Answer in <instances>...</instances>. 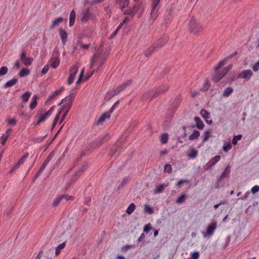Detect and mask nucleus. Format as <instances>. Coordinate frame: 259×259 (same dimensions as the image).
<instances>
[{
	"label": "nucleus",
	"mask_w": 259,
	"mask_h": 259,
	"mask_svg": "<svg viewBox=\"0 0 259 259\" xmlns=\"http://www.w3.org/2000/svg\"><path fill=\"white\" fill-rule=\"evenodd\" d=\"M49 115L50 114H43V115L39 117L37 122L33 123L34 125L35 126L39 125L41 122L45 121L46 119L47 116Z\"/></svg>",
	"instance_id": "obj_38"
},
{
	"label": "nucleus",
	"mask_w": 259,
	"mask_h": 259,
	"mask_svg": "<svg viewBox=\"0 0 259 259\" xmlns=\"http://www.w3.org/2000/svg\"><path fill=\"white\" fill-rule=\"evenodd\" d=\"M194 120L196 122V127L199 130L202 129L204 127V124L202 120L198 117H195Z\"/></svg>",
	"instance_id": "obj_26"
},
{
	"label": "nucleus",
	"mask_w": 259,
	"mask_h": 259,
	"mask_svg": "<svg viewBox=\"0 0 259 259\" xmlns=\"http://www.w3.org/2000/svg\"><path fill=\"white\" fill-rule=\"evenodd\" d=\"M64 88L63 87H62L60 89L56 90L53 93V94L50 95L49 99L50 100H52L56 97L59 96L64 90Z\"/></svg>",
	"instance_id": "obj_20"
},
{
	"label": "nucleus",
	"mask_w": 259,
	"mask_h": 259,
	"mask_svg": "<svg viewBox=\"0 0 259 259\" xmlns=\"http://www.w3.org/2000/svg\"><path fill=\"white\" fill-rule=\"evenodd\" d=\"M76 18V13L74 10H72L70 14L69 18V26H72L73 25L75 22Z\"/></svg>",
	"instance_id": "obj_24"
},
{
	"label": "nucleus",
	"mask_w": 259,
	"mask_h": 259,
	"mask_svg": "<svg viewBox=\"0 0 259 259\" xmlns=\"http://www.w3.org/2000/svg\"><path fill=\"white\" fill-rule=\"evenodd\" d=\"M12 130L11 128H9L5 132V133L1 137V139L2 140V144L3 145H5L6 144V141L8 139V138L10 136V133L11 132Z\"/></svg>",
	"instance_id": "obj_17"
},
{
	"label": "nucleus",
	"mask_w": 259,
	"mask_h": 259,
	"mask_svg": "<svg viewBox=\"0 0 259 259\" xmlns=\"http://www.w3.org/2000/svg\"><path fill=\"white\" fill-rule=\"evenodd\" d=\"M186 194L185 193H183L176 200V203H182L184 201V199L186 197Z\"/></svg>",
	"instance_id": "obj_47"
},
{
	"label": "nucleus",
	"mask_w": 259,
	"mask_h": 259,
	"mask_svg": "<svg viewBox=\"0 0 259 259\" xmlns=\"http://www.w3.org/2000/svg\"><path fill=\"white\" fill-rule=\"evenodd\" d=\"M168 139V135L166 133L162 134L160 138V142L162 144H164L167 143Z\"/></svg>",
	"instance_id": "obj_40"
},
{
	"label": "nucleus",
	"mask_w": 259,
	"mask_h": 259,
	"mask_svg": "<svg viewBox=\"0 0 259 259\" xmlns=\"http://www.w3.org/2000/svg\"><path fill=\"white\" fill-rule=\"evenodd\" d=\"M230 167L229 165L226 166L221 176L218 178L217 183H221L224 179L229 177L230 173Z\"/></svg>",
	"instance_id": "obj_12"
},
{
	"label": "nucleus",
	"mask_w": 259,
	"mask_h": 259,
	"mask_svg": "<svg viewBox=\"0 0 259 259\" xmlns=\"http://www.w3.org/2000/svg\"><path fill=\"white\" fill-rule=\"evenodd\" d=\"M37 96L36 95H34L32 97V101L29 105V107L31 110L34 109L36 107L37 104Z\"/></svg>",
	"instance_id": "obj_31"
},
{
	"label": "nucleus",
	"mask_w": 259,
	"mask_h": 259,
	"mask_svg": "<svg viewBox=\"0 0 259 259\" xmlns=\"http://www.w3.org/2000/svg\"><path fill=\"white\" fill-rule=\"evenodd\" d=\"M199 256V253L198 251H195L192 254V258L193 259H198Z\"/></svg>",
	"instance_id": "obj_63"
},
{
	"label": "nucleus",
	"mask_w": 259,
	"mask_h": 259,
	"mask_svg": "<svg viewBox=\"0 0 259 259\" xmlns=\"http://www.w3.org/2000/svg\"><path fill=\"white\" fill-rule=\"evenodd\" d=\"M31 96V93L29 92H26L21 96V99L24 103L27 102Z\"/></svg>",
	"instance_id": "obj_35"
},
{
	"label": "nucleus",
	"mask_w": 259,
	"mask_h": 259,
	"mask_svg": "<svg viewBox=\"0 0 259 259\" xmlns=\"http://www.w3.org/2000/svg\"><path fill=\"white\" fill-rule=\"evenodd\" d=\"M217 228V223H211L208 225L206 232L203 233L204 237H206L207 235H212Z\"/></svg>",
	"instance_id": "obj_11"
},
{
	"label": "nucleus",
	"mask_w": 259,
	"mask_h": 259,
	"mask_svg": "<svg viewBox=\"0 0 259 259\" xmlns=\"http://www.w3.org/2000/svg\"><path fill=\"white\" fill-rule=\"evenodd\" d=\"M94 18V15L89 11H87L82 14V17L81 18V21L86 22L90 19Z\"/></svg>",
	"instance_id": "obj_14"
},
{
	"label": "nucleus",
	"mask_w": 259,
	"mask_h": 259,
	"mask_svg": "<svg viewBox=\"0 0 259 259\" xmlns=\"http://www.w3.org/2000/svg\"><path fill=\"white\" fill-rule=\"evenodd\" d=\"M63 18L61 17L57 18V19H55L52 23L51 27L54 28L59 25V24L63 22Z\"/></svg>",
	"instance_id": "obj_36"
},
{
	"label": "nucleus",
	"mask_w": 259,
	"mask_h": 259,
	"mask_svg": "<svg viewBox=\"0 0 259 259\" xmlns=\"http://www.w3.org/2000/svg\"><path fill=\"white\" fill-rule=\"evenodd\" d=\"M151 229V225L150 224H148L145 226L144 228V232L146 233H148Z\"/></svg>",
	"instance_id": "obj_56"
},
{
	"label": "nucleus",
	"mask_w": 259,
	"mask_h": 259,
	"mask_svg": "<svg viewBox=\"0 0 259 259\" xmlns=\"http://www.w3.org/2000/svg\"><path fill=\"white\" fill-rule=\"evenodd\" d=\"M6 122L8 125L14 126L17 123V120L15 118H8L6 119Z\"/></svg>",
	"instance_id": "obj_44"
},
{
	"label": "nucleus",
	"mask_w": 259,
	"mask_h": 259,
	"mask_svg": "<svg viewBox=\"0 0 259 259\" xmlns=\"http://www.w3.org/2000/svg\"><path fill=\"white\" fill-rule=\"evenodd\" d=\"M8 68L7 66H3L0 68V76L6 74L8 72Z\"/></svg>",
	"instance_id": "obj_49"
},
{
	"label": "nucleus",
	"mask_w": 259,
	"mask_h": 259,
	"mask_svg": "<svg viewBox=\"0 0 259 259\" xmlns=\"http://www.w3.org/2000/svg\"><path fill=\"white\" fill-rule=\"evenodd\" d=\"M136 6H134L133 9H130L129 10H127L126 11H124V14L130 15L133 17L136 13L137 10H136Z\"/></svg>",
	"instance_id": "obj_41"
},
{
	"label": "nucleus",
	"mask_w": 259,
	"mask_h": 259,
	"mask_svg": "<svg viewBox=\"0 0 259 259\" xmlns=\"http://www.w3.org/2000/svg\"><path fill=\"white\" fill-rule=\"evenodd\" d=\"M62 198L61 196L58 197L57 198H56L54 201H53L52 203L53 206H56L58 204H59V203L62 200Z\"/></svg>",
	"instance_id": "obj_52"
},
{
	"label": "nucleus",
	"mask_w": 259,
	"mask_h": 259,
	"mask_svg": "<svg viewBox=\"0 0 259 259\" xmlns=\"http://www.w3.org/2000/svg\"><path fill=\"white\" fill-rule=\"evenodd\" d=\"M110 117V114H102L96 122L97 125L102 124L106 119Z\"/></svg>",
	"instance_id": "obj_22"
},
{
	"label": "nucleus",
	"mask_w": 259,
	"mask_h": 259,
	"mask_svg": "<svg viewBox=\"0 0 259 259\" xmlns=\"http://www.w3.org/2000/svg\"><path fill=\"white\" fill-rule=\"evenodd\" d=\"M151 99H154L163 94L160 89H157L155 91H151Z\"/></svg>",
	"instance_id": "obj_34"
},
{
	"label": "nucleus",
	"mask_w": 259,
	"mask_h": 259,
	"mask_svg": "<svg viewBox=\"0 0 259 259\" xmlns=\"http://www.w3.org/2000/svg\"><path fill=\"white\" fill-rule=\"evenodd\" d=\"M221 156L217 155L212 158L209 161L205 164L204 168L205 170H210L212 167L220 160Z\"/></svg>",
	"instance_id": "obj_8"
},
{
	"label": "nucleus",
	"mask_w": 259,
	"mask_h": 259,
	"mask_svg": "<svg viewBox=\"0 0 259 259\" xmlns=\"http://www.w3.org/2000/svg\"><path fill=\"white\" fill-rule=\"evenodd\" d=\"M167 41L168 37L166 36H164L158 39L154 45L156 47V49H157L163 46L167 42Z\"/></svg>",
	"instance_id": "obj_13"
},
{
	"label": "nucleus",
	"mask_w": 259,
	"mask_h": 259,
	"mask_svg": "<svg viewBox=\"0 0 259 259\" xmlns=\"http://www.w3.org/2000/svg\"><path fill=\"white\" fill-rule=\"evenodd\" d=\"M144 210L145 212L149 214H152L154 212L153 208L149 205H145L144 207Z\"/></svg>",
	"instance_id": "obj_53"
},
{
	"label": "nucleus",
	"mask_w": 259,
	"mask_h": 259,
	"mask_svg": "<svg viewBox=\"0 0 259 259\" xmlns=\"http://www.w3.org/2000/svg\"><path fill=\"white\" fill-rule=\"evenodd\" d=\"M237 54V52H234L233 53L230 54V55H229L227 57H226L224 59L220 61L219 62V63H218V64L217 65V69L221 68L222 67L224 66L225 63H226V62L228 60V59L232 58V57H233L234 56H235Z\"/></svg>",
	"instance_id": "obj_15"
},
{
	"label": "nucleus",
	"mask_w": 259,
	"mask_h": 259,
	"mask_svg": "<svg viewBox=\"0 0 259 259\" xmlns=\"http://www.w3.org/2000/svg\"><path fill=\"white\" fill-rule=\"evenodd\" d=\"M142 99L143 101L152 100V99H151V91H148V92H145L142 96Z\"/></svg>",
	"instance_id": "obj_33"
},
{
	"label": "nucleus",
	"mask_w": 259,
	"mask_h": 259,
	"mask_svg": "<svg viewBox=\"0 0 259 259\" xmlns=\"http://www.w3.org/2000/svg\"><path fill=\"white\" fill-rule=\"evenodd\" d=\"M49 69V64H47L46 65H45L44 67H43V68L41 70V73L42 74H46L48 72Z\"/></svg>",
	"instance_id": "obj_61"
},
{
	"label": "nucleus",
	"mask_w": 259,
	"mask_h": 259,
	"mask_svg": "<svg viewBox=\"0 0 259 259\" xmlns=\"http://www.w3.org/2000/svg\"><path fill=\"white\" fill-rule=\"evenodd\" d=\"M200 136V132L197 130H194L192 134L189 137V140L197 139Z\"/></svg>",
	"instance_id": "obj_28"
},
{
	"label": "nucleus",
	"mask_w": 259,
	"mask_h": 259,
	"mask_svg": "<svg viewBox=\"0 0 259 259\" xmlns=\"http://www.w3.org/2000/svg\"><path fill=\"white\" fill-rule=\"evenodd\" d=\"M110 139V136L108 134H106L103 137H99L96 142L99 144V145L102 144L105 141H108Z\"/></svg>",
	"instance_id": "obj_19"
},
{
	"label": "nucleus",
	"mask_w": 259,
	"mask_h": 259,
	"mask_svg": "<svg viewBox=\"0 0 259 259\" xmlns=\"http://www.w3.org/2000/svg\"><path fill=\"white\" fill-rule=\"evenodd\" d=\"M119 103V101H117L113 104L109 110V113H112L114 111L115 109L118 106Z\"/></svg>",
	"instance_id": "obj_60"
},
{
	"label": "nucleus",
	"mask_w": 259,
	"mask_h": 259,
	"mask_svg": "<svg viewBox=\"0 0 259 259\" xmlns=\"http://www.w3.org/2000/svg\"><path fill=\"white\" fill-rule=\"evenodd\" d=\"M217 68V65L215 67V74L212 77V80L214 82H219L232 68V65L230 64L227 67L223 68L221 71H219L220 68Z\"/></svg>",
	"instance_id": "obj_4"
},
{
	"label": "nucleus",
	"mask_w": 259,
	"mask_h": 259,
	"mask_svg": "<svg viewBox=\"0 0 259 259\" xmlns=\"http://www.w3.org/2000/svg\"><path fill=\"white\" fill-rule=\"evenodd\" d=\"M20 59L23 63L26 66L30 65L33 60L32 57H27L25 51L23 50H22L21 51Z\"/></svg>",
	"instance_id": "obj_9"
},
{
	"label": "nucleus",
	"mask_w": 259,
	"mask_h": 259,
	"mask_svg": "<svg viewBox=\"0 0 259 259\" xmlns=\"http://www.w3.org/2000/svg\"><path fill=\"white\" fill-rule=\"evenodd\" d=\"M78 174L75 172L74 175L71 177V181L69 182L70 184L74 183L78 179L79 177H78Z\"/></svg>",
	"instance_id": "obj_51"
},
{
	"label": "nucleus",
	"mask_w": 259,
	"mask_h": 259,
	"mask_svg": "<svg viewBox=\"0 0 259 259\" xmlns=\"http://www.w3.org/2000/svg\"><path fill=\"white\" fill-rule=\"evenodd\" d=\"M233 91V89L232 87H227L225 89L223 93V96L228 97L232 93Z\"/></svg>",
	"instance_id": "obj_30"
},
{
	"label": "nucleus",
	"mask_w": 259,
	"mask_h": 259,
	"mask_svg": "<svg viewBox=\"0 0 259 259\" xmlns=\"http://www.w3.org/2000/svg\"><path fill=\"white\" fill-rule=\"evenodd\" d=\"M232 147V146L230 143L227 144V145H225L223 147V149L225 152H228L229 150H230Z\"/></svg>",
	"instance_id": "obj_58"
},
{
	"label": "nucleus",
	"mask_w": 259,
	"mask_h": 259,
	"mask_svg": "<svg viewBox=\"0 0 259 259\" xmlns=\"http://www.w3.org/2000/svg\"><path fill=\"white\" fill-rule=\"evenodd\" d=\"M197 154V151L195 149H193L191 150L190 153L189 154L188 156L189 157L193 158H195Z\"/></svg>",
	"instance_id": "obj_59"
},
{
	"label": "nucleus",
	"mask_w": 259,
	"mask_h": 259,
	"mask_svg": "<svg viewBox=\"0 0 259 259\" xmlns=\"http://www.w3.org/2000/svg\"><path fill=\"white\" fill-rule=\"evenodd\" d=\"M242 135H238L237 136H235L232 140V144L234 145H236L237 143V141L240 140L242 138Z\"/></svg>",
	"instance_id": "obj_48"
},
{
	"label": "nucleus",
	"mask_w": 259,
	"mask_h": 259,
	"mask_svg": "<svg viewBox=\"0 0 259 259\" xmlns=\"http://www.w3.org/2000/svg\"><path fill=\"white\" fill-rule=\"evenodd\" d=\"M211 136V132L210 130L206 131L203 134V138L202 139V142L204 143L208 140Z\"/></svg>",
	"instance_id": "obj_37"
},
{
	"label": "nucleus",
	"mask_w": 259,
	"mask_h": 259,
	"mask_svg": "<svg viewBox=\"0 0 259 259\" xmlns=\"http://www.w3.org/2000/svg\"><path fill=\"white\" fill-rule=\"evenodd\" d=\"M88 166L87 162L85 164L82 165L78 169V171H76L78 174V177H80L82 173L84 171L86 168Z\"/></svg>",
	"instance_id": "obj_45"
},
{
	"label": "nucleus",
	"mask_w": 259,
	"mask_h": 259,
	"mask_svg": "<svg viewBox=\"0 0 259 259\" xmlns=\"http://www.w3.org/2000/svg\"><path fill=\"white\" fill-rule=\"evenodd\" d=\"M118 3L121 9H123L128 5L129 0H118Z\"/></svg>",
	"instance_id": "obj_32"
},
{
	"label": "nucleus",
	"mask_w": 259,
	"mask_h": 259,
	"mask_svg": "<svg viewBox=\"0 0 259 259\" xmlns=\"http://www.w3.org/2000/svg\"><path fill=\"white\" fill-rule=\"evenodd\" d=\"M253 75V72L250 69L242 70L239 74L238 78L249 80Z\"/></svg>",
	"instance_id": "obj_10"
},
{
	"label": "nucleus",
	"mask_w": 259,
	"mask_h": 259,
	"mask_svg": "<svg viewBox=\"0 0 259 259\" xmlns=\"http://www.w3.org/2000/svg\"><path fill=\"white\" fill-rule=\"evenodd\" d=\"M60 60L58 57H55L52 58L49 62V66L53 68H57L60 65Z\"/></svg>",
	"instance_id": "obj_16"
},
{
	"label": "nucleus",
	"mask_w": 259,
	"mask_h": 259,
	"mask_svg": "<svg viewBox=\"0 0 259 259\" xmlns=\"http://www.w3.org/2000/svg\"><path fill=\"white\" fill-rule=\"evenodd\" d=\"M136 208V205L134 203H131L129 205L127 208L126 210V212L128 214H131L133 213V212L134 211V210Z\"/></svg>",
	"instance_id": "obj_42"
},
{
	"label": "nucleus",
	"mask_w": 259,
	"mask_h": 259,
	"mask_svg": "<svg viewBox=\"0 0 259 259\" xmlns=\"http://www.w3.org/2000/svg\"><path fill=\"white\" fill-rule=\"evenodd\" d=\"M132 83V80H129L125 82L122 83L116 88L113 89L110 91L108 92L105 95V99L109 100L115 96L119 94L121 91H124Z\"/></svg>",
	"instance_id": "obj_2"
},
{
	"label": "nucleus",
	"mask_w": 259,
	"mask_h": 259,
	"mask_svg": "<svg viewBox=\"0 0 259 259\" xmlns=\"http://www.w3.org/2000/svg\"><path fill=\"white\" fill-rule=\"evenodd\" d=\"M106 58L101 54H95L92 57L91 63V68H93L95 66H98V68L101 67L105 62Z\"/></svg>",
	"instance_id": "obj_5"
},
{
	"label": "nucleus",
	"mask_w": 259,
	"mask_h": 259,
	"mask_svg": "<svg viewBox=\"0 0 259 259\" xmlns=\"http://www.w3.org/2000/svg\"><path fill=\"white\" fill-rule=\"evenodd\" d=\"M65 242H63L60 244L56 248V254L58 255L60 253V250L65 246Z\"/></svg>",
	"instance_id": "obj_46"
},
{
	"label": "nucleus",
	"mask_w": 259,
	"mask_h": 259,
	"mask_svg": "<svg viewBox=\"0 0 259 259\" xmlns=\"http://www.w3.org/2000/svg\"><path fill=\"white\" fill-rule=\"evenodd\" d=\"M127 18H126L122 22H121L117 27L116 28V30L113 32V33L110 35V38L112 39L117 34L119 30L122 27V26L127 22Z\"/></svg>",
	"instance_id": "obj_18"
},
{
	"label": "nucleus",
	"mask_w": 259,
	"mask_h": 259,
	"mask_svg": "<svg viewBox=\"0 0 259 259\" xmlns=\"http://www.w3.org/2000/svg\"><path fill=\"white\" fill-rule=\"evenodd\" d=\"M60 36L61 37L63 45H65L67 39V32L65 30L61 29H60Z\"/></svg>",
	"instance_id": "obj_25"
},
{
	"label": "nucleus",
	"mask_w": 259,
	"mask_h": 259,
	"mask_svg": "<svg viewBox=\"0 0 259 259\" xmlns=\"http://www.w3.org/2000/svg\"><path fill=\"white\" fill-rule=\"evenodd\" d=\"M159 2L160 0H152L151 18L153 20H155L157 17Z\"/></svg>",
	"instance_id": "obj_6"
},
{
	"label": "nucleus",
	"mask_w": 259,
	"mask_h": 259,
	"mask_svg": "<svg viewBox=\"0 0 259 259\" xmlns=\"http://www.w3.org/2000/svg\"><path fill=\"white\" fill-rule=\"evenodd\" d=\"M157 50L156 47L153 45V46L149 47L147 49L144 51V54L145 56L148 57L151 55L154 50Z\"/></svg>",
	"instance_id": "obj_23"
},
{
	"label": "nucleus",
	"mask_w": 259,
	"mask_h": 259,
	"mask_svg": "<svg viewBox=\"0 0 259 259\" xmlns=\"http://www.w3.org/2000/svg\"><path fill=\"white\" fill-rule=\"evenodd\" d=\"M30 73V71L29 69L26 68H24L21 70V71L19 73V75L20 77H22L28 75Z\"/></svg>",
	"instance_id": "obj_39"
},
{
	"label": "nucleus",
	"mask_w": 259,
	"mask_h": 259,
	"mask_svg": "<svg viewBox=\"0 0 259 259\" xmlns=\"http://www.w3.org/2000/svg\"><path fill=\"white\" fill-rule=\"evenodd\" d=\"M62 198H64L66 200H73V197L72 196H70L68 194L63 195L61 196Z\"/></svg>",
	"instance_id": "obj_62"
},
{
	"label": "nucleus",
	"mask_w": 259,
	"mask_h": 259,
	"mask_svg": "<svg viewBox=\"0 0 259 259\" xmlns=\"http://www.w3.org/2000/svg\"><path fill=\"white\" fill-rule=\"evenodd\" d=\"M78 66L77 64L73 65L69 70V75L67 79V84L70 85L74 80L76 73L78 72Z\"/></svg>",
	"instance_id": "obj_7"
},
{
	"label": "nucleus",
	"mask_w": 259,
	"mask_h": 259,
	"mask_svg": "<svg viewBox=\"0 0 259 259\" xmlns=\"http://www.w3.org/2000/svg\"><path fill=\"white\" fill-rule=\"evenodd\" d=\"M169 89V86L167 84H165L161 86L158 89H160L162 94H164Z\"/></svg>",
	"instance_id": "obj_55"
},
{
	"label": "nucleus",
	"mask_w": 259,
	"mask_h": 259,
	"mask_svg": "<svg viewBox=\"0 0 259 259\" xmlns=\"http://www.w3.org/2000/svg\"><path fill=\"white\" fill-rule=\"evenodd\" d=\"M74 97L72 95H69L67 97L61 100V102L58 104L61 106L58 113H68L71 108L72 102Z\"/></svg>",
	"instance_id": "obj_3"
},
{
	"label": "nucleus",
	"mask_w": 259,
	"mask_h": 259,
	"mask_svg": "<svg viewBox=\"0 0 259 259\" xmlns=\"http://www.w3.org/2000/svg\"><path fill=\"white\" fill-rule=\"evenodd\" d=\"M259 191V186H253L251 189V192L252 193V194H255L257 193Z\"/></svg>",
	"instance_id": "obj_64"
},
{
	"label": "nucleus",
	"mask_w": 259,
	"mask_h": 259,
	"mask_svg": "<svg viewBox=\"0 0 259 259\" xmlns=\"http://www.w3.org/2000/svg\"><path fill=\"white\" fill-rule=\"evenodd\" d=\"M18 82V79L16 78H13V79L7 81L4 85V87L6 88H9L15 85Z\"/></svg>",
	"instance_id": "obj_27"
},
{
	"label": "nucleus",
	"mask_w": 259,
	"mask_h": 259,
	"mask_svg": "<svg viewBox=\"0 0 259 259\" xmlns=\"http://www.w3.org/2000/svg\"><path fill=\"white\" fill-rule=\"evenodd\" d=\"M187 27L188 31L193 35H199L204 31V27L201 22L193 17L189 20Z\"/></svg>",
	"instance_id": "obj_1"
},
{
	"label": "nucleus",
	"mask_w": 259,
	"mask_h": 259,
	"mask_svg": "<svg viewBox=\"0 0 259 259\" xmlns=\"http://www.w3.org/2000/svg\"><path fill=\"white\" fill-rule=\"evenodd\" d=\"M168 185L160 184L158 186H156V189L155 190V193H160L163 191L164 188L167 187Z\"/></svg>",
	"instance_id": "obj_29"
},
{
	"label": "nucleus",
	"mask_w": 259,
	"mask_h": 259,
	"mask_svg": "<svg viewBox=\"0 0 259 259\" xmlns=\"http://www.w3.org/2000/svg\"><path fill=\"white\" fill-rule=\"evenodd\" d=\"M84 70H85V69L84 68L82 69V70H81V71L79 74V76L78 77V78L76 82V84H78L81 81L82 77L83 76V75H84Z\"/></svg>",
	"instance_id": "obj_54"
},
{
	"label": "nucleus",
	"mask_w": 259,
	"mask_h": 259,
	"mask_svg": "<svg viewBox=\"0 0 259 259\" xmlns=\"http://www.w3.org/2000/svg\"><path fill=\"white\" fill-rule=\"evenodd\" d=\"M54 154L53 152H51L49 156L47 157L46 160L44 161V163L41 165L40 168L42 169V170L45 168V167L47 166L52 158L54 156Z\"/></svg>",
	"instance_id": "obj_21"
},
{
	"label": "nucleus",
	"mask_w": 259,
	"mask_h": 259,
	"mask_svg": "<svg viewBox=\"0 0 259 259\" xmlns=\"http://www.w3.org/2000/svg\"><path fill=\"white\" fill-rule=\"evenodd\" d=\"M164 171L170 173L172 171V168L171 165L169 164H166L164 167Z\"/></svg>",
	"instance_id": "obj_57"
},
{
	"label": "nucleus",
	"mask_w": 259,
	"mask_h": 259,
	"mask_svg": "<svg viewBox=\"0 0 259 259\" xmlns=\"http://www.w3.org/2000/svg\"><path fill=\"white\" fill-rule=\"evenodd\" d=\"M189 181L188 180H181L178 182L176 185L177 189L180 188L183 184H189Z\"/></svg>",
	"instance_id": "obj_43"
},
{
	"label": "nucleus",
	"mask_w": 259,
	"mask_h": 259,
	"mask_svg": "<svg viewBox=\"0 0 259 259\" xmlns=\"http://www.w3.org/2000/svg\"><path fill=\"white\" fill-rule=\"evenodd\" d=\"M46 136H47V135L43 137H38L36 138H33L32 139V141L35 143H40L44 140V139H45V138Z\"/></svg>",
	"instance_id": "obj_50"
}]
</instances>
